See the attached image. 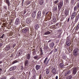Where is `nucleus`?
Returning <instances> with one entry per match:
<instances>
[{
    "label": "nucleus",
    "mask_w": 79,
    "mask_h": 79,
    "mask_svg": "<svg viewBox=\"0 0 79 79\" xmlns=\"http://www.w3.org/2000/svg\"><path fill=\"white\" fill-rule=\"evenodd\" d=\"M58 2H59V1L57 0L55 1L54 2V3L55 4H56V3H58Z\"/></svg>",
    "instance_id": "32"
},
{
    "label": "nucleus",
    "mask_w": 79,
    "mask_h": 79,
    "mask_svg": "<svg viewBox=\"0 0 79 79\" xmlns=\"http://www.w3.org/2000/svg\"><path fill=\"white\" fill-rule=\"evenodd\" d=\"M44 49L45 50H47V49H48V47L47 46H44Z\"/></svg>",
    "instance_id": "25"
},
{
    "label": "nucleus",
    "mask_w": 79,
    "mask_h": 79,
    "mask_svg": "<svg viewBox=\"0 0 79 79\" xmlns=\"http://www.w3.org/2000/svg\"><path fill=\"white\" fill-rule=\"evenodd\" d=\"M39 27V25H38V24H36L35 26V28L36 31H37V30L38 29Z\"/></svg>",
    "instance_id": "18"
},
{
    "label": "nucleus",
    "mask_w": 79,
    "mask_h": 79,
    "mask_svg": "<svg viewBox=\"0 0 79 79\" xmlns=\"http://www.w3.org/2000/svg\"><path fill=\"white\" fill-rule=\"evenodd\" d=\"M77 27H79V23L78 24H77Z\"/></svg>",
    "instance_id": "56"
},
{
    "label": "nucleus",
    "mask_w": 79,
    "mask_h": 79,
    "mask_svg": "<svg viewBox=\"0 0 79 79\" xmlns=\"http://www.w3.org/2000/svg\"><path fill=\"white\" fill-rule=\"evenodd\" d=\"M42 79V76H41V75H40L39 76V79Z\"/></svg>",
    "instance_id": "45"
},
{
    "label": "nucleus",
    "mask_w": 79,
    "mask_h": 79,
    "mask_svg": "<svg viewBox=\"0 0 79 79\" xmlns=\"http://www.w3.org/2000/svg\"><path fill=\"white\" fill-rule=\"evenodd\" d=\"M35 69H36V70H38V69H40V65H37L35 66Z\"/></svg>",
    "instance_id": "15"
},
{
    "label": "nucleus",
    "mask_w": 79,
    "mask_h": 79,
    "mask_svg": "<svg viewBox=\"0 0 79 79\" xmlns=\"http://www.w3.org/2000/svg\"><path fill=\"white\" fill-rule=\"evenodd\" d=\"M10 79H15V78L14 77H11Z\"/></svg>",
    "instance_id": "54"
},
{
    "label": "nucleus",
    "mask_w": 79,
    "mask_h": 79,
    "mask_svg": "<svg viewBox=\"0 0 79 79\" xmlns=\"http://www.w3.org/2000/svg\"><path fill=\"white\" fill-rule=\"evenodd\" d=\"M26 13V10H24V11L23 15H24Z\"/></svg>",
    "instance_id": "50"
},
{
    "label": "nucleus",
    "mask_w": 79,
    "mask_h": 79,
    "mask_svg": "<svg viewBox=\"0 0 79 79\" xmlns=\"http://www.w3.org/2000/svg\"><path fill=\"white\" fill-rule=\"evenodd\" d=\"M36 15V12L34 11L32 14V16L33 18H35Z\"/></svg>",
    "instance_id": "16"
},
{
    "label": "nucleus",
    "mask_w": 79,
    "mask_h": 79,
    "mask_svg": "<svg viewBox=\"0 0 79 79\" xmlns=\"http://www.w3.org/2000/svg\"><path fill=\"white\" fill-rule=\"evenodd\" d=\"M51 45L52 47H54V45H55V44L54 43L52 42L51 44Z\"/></svg>",
    "instance_id": "34"
},
{
    "label": "nucleus",
    "mask_w": 79,
    "mask_h": 79,
    "mask_svg": "<svg viewBox=\"0 0 79 79\" xmlns=\"http://www.w3.org/2000/svg\"><path fill=\"white\" fill-rule=\"evenodd\" d=\"M50 33H51L49 31H48L47 32H45L44 33V35H48L50 34Z\"/></svg>",
    "instance_id": "24"
},
{
    "label": "nucleus",
    "mask_w": 79,
    "mask_h": 79,
    "mask_svg": "<svg viewBox=\"0 0 79 79\" xmlns=\"http://www.w3.org/2000/svg\"><path fill=\"white\" fill-rule=\"evenodd\" d=\"M52 42V40H50L48 41V42Z\"/></svg>",
    "instance_id": "58"
},
{
    "label": "nucleus",
    "mask_w": 79,
    "mask_h": 79,
    "mask_svg": "<svg viewBox=\"0 0 79 79\" xmlns=\"http://www.w3.org/2000/svg\"><path fill=\"white\" fill-rule=\"evenodd\" d=\"M16 68V67L15 66H14L13 67H11L10 69V71H13V70H15V69Z\"/></svg>",
    "instance_id": "9"
},
{
    "label": "nucleus",
    "mask_w": 79,
    "mask_h": 79,
    "mask_svg": "<svg viewBox=\"0 0 79 79\" xmlns=\"http://www.w3.org/2000/svg\"><path fill=\"white\" fill-rule=\"evenodd\" d=\"M32 62H34V60H32Z\"/></svg>",
    "instance_id": "63"
},
{
    "label": "nucleus",
    "mask_w": 79,
    "mask_h": 79,
    "mask_svg": "<svg viewBox=\"0 0 79 79\" xmlns=\"http://www.w3.org/2000/svg\"><path fill=\"white\" fill-rule=\"evenodd\" d=\"M71 73V71L70 70H69L66 72V73H64V75L65 76H68V75H69Z\"/></svg>",
    "instance_id": "7"
},
{
    "label": "nucleus",
    "mask_w": 79,
    "mask_h": 79,
    "mask_svg": "<svg viewBox=\"0 0 79 79\" xmlns=\"http://www.w3.org/2000/svg\"><path fill=\"white\" fill-rule=\"evenodd\" d=\"M43 55V52H40V56H42V55Z\"/></svg>",
    "instance_id": "47"
},
{
    "label": "nucleus",
    "mask_w": 79,
    "mask_h": 79,
    "mask_svg": "<svg viewBox=\"0 0 79 79\" xmlns=\"http://www.w3.org/2000/svg\"><path fill=\"white\" fill-rule=\"evenodd\" d=\"M69 13V12L68 10H65V14L66 16H68V14Z\"/></svg>",
    "instance_id": "21"
},
{
    "label": "nucleus",
    "mask_w": 79,
    "mask_h": 79,
    "mask_svg": "<svg viewBox=\"0 0 79 79\" xmlns=\"http://www.w3.org/2000/svg\"><path fill=\"white\" fill-rule=\"evenodd\" d=\"M76 12H73L71 15V19L73 20L74 18H75V16H76Z\"/></svg>",
    "instance_id": "5"
},
{
    "label": "nucleus",
    "mask_w": 79,
    "mask_h": 79,
    "mask_svg": "<svg viewBox=\"0 0 79 79\" xmlns=\"http://www.w3.org/2000/svg\"><path fill=\"white\" fill-rule=\"evenodd\" d=\"M76 73H77V67H74L73 69V75H75L76 74Z\"/></svg>",
    "instance_id": "6"
},
{
    "label": "nucleus",
    "mask_w": 79,
    "mask_h": 79,
    "mask_svg": "<svg viewBox=\"0 0 79 79\" xmlns=\"http://www.w3.org/2000/svg\"><path fill=\"white\" fill-rule=\"evenodd\" d=\"M50 61V59H49L47 61L46 64H47L48 63V62H49V61Z\"/></svg>",
    "instance_id": "39"
},
{
    "label": "nucleus",
    "mask_w": 79,
    "mask_h": 79,
    "mask_svg": "<svg viewBox=\"0 0 79 79\" xmlns=\"http://www.w3.org/2000/svg\"><path fill=\"white\" fill-rule=\"evenodd\" d=\"M77 8L78 9H79V2L77 3Z\"/></svg>",
    "instance_id": "35"
},
{
    "label": "nucleus",
    "mask_w": 79,
    "mask_h": 79,
    "mask_svg": "<svg viewBox=\"0 0 79 79\" xmlns=\"http://www.w3.org/2000/svg\"><path fill=\"white\" fill-rule=\"evenodd\" d=\"M52 73L53 74H56V69L55 68H54L53 69H52Z\"/></svg>",
    "instance_id": "8"
},
{
    "label": "nucleus",
    "mask_w": 79,
    "mask_h": 79,
    "mask_svg": "<svg viewBox=\"0 0 79 79\" xmlns=\"http://www.w3.org/2000/svg\"><path fill=\"white\" fill-rule=\"evenodd\" d=\"M58 51V49H57L56 48H55L54 50V52H57Z\"/></svg>",
    "instance_id": "40"
},
{
    "label": "nucleus",
    "mask_w": 79,
    "mask_h": 79,
    "mask_svg": "<svg viewBox=\"0 0 79 79\" xmlns=\"http://www.w3.org/2000/svg\"><path fill=\"white\" fill-rule=\"evenodd\" d=\"M68 51H69L70 50L69 49H68Z\"/></svg>",
    "instance_id": "64"
},
{
    "label": "nucleus",
    "mask_w": 79,
    "mask_h": 79,
    "mask_svg": "<svg viewBox=\"0 0 79 79\" xmlns=\"http://www.w3.org/2000/svg\"><path fill=\"white\" fill-rule=\"evenodd\" d=\"M67 40L66 41V44L67 46H70V45L71 44V43L70 41V39L69 37H67Z\"/></svg>",
    "instance_id": "2"
},
{
    "label": "nucleus",
    "mask_w": 79,
    "mask_h": 79,
    "mask_svg": "<svg viewBox=\"0 0 79 79\" xmlns=\"http://www.w3.org/2000/svg\"><path fill=\"white\" fill-rule=\"evenodd\" d=\"M19 19H17L16 21H15V23L16 24V25H18V24H19Z\"/></svg>",
    "instance_id": "17"
},
{
    "label": "nucleus",
    "mask_w": 79,
    "mask_h": 79,
    "mask_svg": "<svg viewBox=\"0 0 79 79\" xmlns=\"http://www.w3.org/2000/svg\"><path fill=\"white\" fill-rule=\"evenodd\" d=\"M74 3V0H71V3L72 5H73Z\"/></svg>",
    "instance_id": "27"
},
{
    "label": "nucleus",
    "mask_w": 79,
    "mask_h": 79,
    "mask_svg": "<svg viewBox=\"0 0 79 79\" xmlns=\"http://www.w3.org/2000/svg\"><path fill=\"white\" fill-rule=\"evenodd\" d=\"M44 3V1H41L40 2V5H43Z\"/></svg>",
    "instance_id": "30"
},
{
    "label": "nucleus",
    "mask_w": 79,
    "mask_h": 79,
    "mask_svg": "<svg viewBox=\"0 0 79 79\" xmlns=\"http://www.w3.org/2000/svg\"><path fill=\"white\" fill-rule=\"evenodd\" d=\"M23 53V51L22 50H19V54H17L16 55L17 56H20L21 54H22Z\"/></svg>",
    "instance_id": "10"
},
{
    "label": "nucleus",
    "mask_w": 79,
    "mask_h": 79,
    "mask_svg": "<svg viewBox=\"0 0 79 79\" xmlns=\"http://www.w3.org/2000/svg\"><path fill=\"white\" fill-rule=\"evenodd\" d=\"M23 69H24V68L23 67V66H22L20 69L21 70H23Z\"/></svg>",
    "instance_id": "42"
},
{
    "label": "nucleus",
    "mask_w": 79,
    "mask_h": 79,
    "mask_svg": "<svg viewBox=\"0 0 79 79\" xmlns=\"http://www.w3.org/2000/svg\"><path fill=\"white\" fill-rule=\"evenodd\" d=\"M48 12L47 13H46V15H47V14H48Z\"/></svg>",
    "instance_id": "59"
},
{
    "label": "nucleus",
    "mask_w": 79,
    "mask_h": 79,
    "mask_svg": "<svg viewBox=\"0 0 79 79\" xmlns=\"http://www.w3.org/2000/svg\"><path fill=\"white\" fill-rule=\"evenodd\" d=\"M18 63V61L16 60H15L12 62V64H15V63Z\"/></svg>",
    "instance_id": "31"
},
{
    "label": "nucleus",
    "mask_w": 79,
    "mask_h": 79,
    "mask_svg": "<svg viewBox=\"0 0 79 79\" xmlns=\"http://www.w3.org/2000/svg\"><path fill=\"white\" fill-rule=\"evenodd\" d=\"M30 63V61L28 60L27 59H26V60L25 61L24 65L25 66H27L29 65V64Z\"/></svg>",
    "instance_id": "4"
},
{
    "label": "nucleus",
    "mask_w": 79,
    "mask_h": 79,
    "mask_svg": "<svg viewBox=\"0 0 79 79\" xmlns=\"http://www.w3.org/2000/svg\"><path fill=\"white\" fill-rule=\"evenodd\" d=\"M59 66L61 68H63L64 66V65L63 63H60L59 64Z\"/></svg>",
    "instance_id": "14"
},
{
    "label": "nucleus",
    "mask_w": 79,
    "mask_h": 79,
    "mask_svg": "<svg viewBox=\"0 0 79 79\" xmlns=\"http://www.w3.org/2000/svg\"><path fill=\"white\" fill-rule=\"evenodd\" d=\"M2 72V69H0V75L1 74V73Z\"/></svg>",
    "instance_id": "41"
},
{
    "label": "nucleus",
    "mask_w": 79,
    "mask_h": 79,
    "mask_svg": "<svg viewBox=\"0 0 79 79\" xmlns=\"http://www.w3.org/2000/svg\"><path fill=\"white\" fill-rule=\"evenodd\" d=\"M4 9H5V10H7V7H6V6H5L4 7Z\"/></svg>",
    "instance_id": "46"
},
{
    "label": "nucleus",
    "mask_w": 79,
    "mask_h": 79,
    "mask_svg": "<svg viewBox=\"0 0 79 79\" xmlns=\"http://www.w3.org/2000/svg\"><path fill=\"white\" fill-rule=\"evenodd\" d=\"M66 3H68L69 2V0H65Z\"/></svg>",
    "instance_id": "49"
},
{
    "label": "nucleus",
    "mask_w": 79,
    "mask_h": 79,
    "mask_svg": "<svg viewBox=\"0 0 79 79\" xmlns=\"http://www.w3.org/2000/svg\"><path fill=\"white\" fill-rule=\"evenodd\" d=\"M77 6H75L74 8V12H76V11H77Z\"/></svg>",
    "instance_id": "26"
},
{
    "label": "nucleus",
    "mask_w": 79,
    "mask_h": 79,
    "mask_svg": "<svg viewBox=\"0 0 79 79\" xmlns=\"http://www.w3.org/2000/svg\"><path fill=\"white\" fill-rule=\"evenodd\" d=\"M58 31H60H60H61V30L60 29V30H59Z\"/></svg>",
    "instance_id": "60"
},
{
    "label": "nucleus",
    "mask_w": 79,
    "mask_h": 79,
    "mask_svg": "<svg viewBox=\"0 0 79 79\" xmlns=\"http://www.w3.org/2000/svg\"><path fill=\"white\" fill-rule=\"evenodd\" d=\"M33 58H34L35 60H37V58H38V56L36 55V56H34L33 57Z\"/></svg>",
    "instance_id": "28"
},
{
    "label": "nucleus",
    "mask_w": 79,
    "mask_h": 79,
    "mask_svg": "<svg viewBox=\"0 0 79 79\" xmlns=\"http://www.w3.org/2000/svg\"><path fill=\"white\" fill-rule=\"evenodd\" d=\"M78 50L79 49L77 48H76L74 49L73 52V54L74 56H77L78 55V53H77V52Z\"/></svg>",
    "instance_id": "1"
},
{
    "label": "nucleus",
    "mask_w": 79,
    "mask_h": 79,
    "mask_svg": "<svg viewBox=\"0 0 79 79\" xmlns=\"http://www.w3.org/2000/svg\"><path fill=\"white\" fill-rule=\"evenodd\" d=\"M58 77L57 76H56V77L55 79H58Z\"/></svg>",
    "instance_id": "51"
},
{
    "label": "nucleus",
    "mask_w": 79,
    "mask_h": 79,
    "mask_svg": "<svg viewBox=\"0 0 79 79\" xmlns=\"http://www.w3.org/2000/svg\"><path fill=\"white\" fill-rule=\"evenodd\" d=\"M3 46V44L2 43H0V47H2Z\"/></svg>",
    "instance_id": "44"
},
{
    "label": "nucleus",
    "mask_w": 79,
    "mask_h": 79,
    "mask_svg": "<svg viewBox=\"0 0 79 79\" xmlns=\"http://www.w3.org/2000/svg\"><path fill=\"white\" fill-rule=\"evenodd\" d=\"M58 24H59V23H57L56 24V26H58Z\"/></svg>",
    "instance_id": "53"
},
{
    "label": "nucleus",
    "mask_w": 79,
    "mask_h": 79,
    "mask_svg": "<svg viewBox=\"0 0 79 79\" xmlns=\"http://www.w3.org/2000/svg\"><path fill=\"white\" fill-rule=\"evenodd\" d=\"M43 53V51H42V50L41 49V50H40V53Z\"/></svg>",
    "instance_id": "55"
},
{
    "label": "nucleus",
    "mask_w": 79,
    "mask_h": 79,
    "mask_svg": "<svg viewBox=\"0 0 79 79\" xmlns=\"http://www.w3.org/2000/svg\"><path fill=\"white\" fill-rule=\"evenodd\" d=\"M30 3H31V2L29 1L27 2V5H29V4H30Z\"/></svg>",
    "instance_id": "43"
},
{
    "label": "nucleus",
    "mask_w": 79,
    "mask_h": 79,
    "mask_svg": "<svg viewBox=\"0 0 79 79\" xmlns=\"http://www.w3.org/2000/svg\"><path fill=\"white\" fill-rule=\"evenodd\" d=\"M2 62L1 61H0V64H1L2 63Z\"/></svg>",
    "instance_id": "62"
},
{
    "label": "nucleus",
    "mask_w": 79,
    "mask_h": 79,
    "mask_svg": "<svg viewBox=\"0 0 79 79\" xmlns=\"http://www.w3.org/2000/svg\"><path fill=\"white\" fill-rule=\"evenodd\" d=\"M73 78V77L72 76V75H70L66 77L67 79H71Z\"/></svg>",
    "instance_id": "19"
},
{
    "label": "nucleus",
    "mask_w": 79,
    "mask_h": 79,
    "mask_svg": "<svg viewBox=\"0 0 79 79\" xmlns=\"http://www.w3.org/2000/svg\"><path fill=\"white\" fill-rule=\"evenodd\" d=\"M63 59H64V60H65V59H66V57L65 56H63Z\"/></svg>",
    "instance_id": "38"
},
{
    "label": "nucleus",
    "mask_w": 79,
    "mask_h": 79,
    "mask_svg": "<svg viewBox=\"0 0 79 79\" xmlns=\"http://www.w3.org/2000/svg\"><path fill=\"white\" fill-rule=\"evenodd\" d=\"M50 72V69H48L46 70V73L47 74H48Z\"/></svg>",
    "instance_id": "22"
},
{
    "label": "nucleus",
    "mask_w": 79,
    "mask_h": 79,
    "mask_svg": "<svg viewBox=\"0 0 79 79\" xmlns=\"http://www.w3.org/2000/svg\"><path fill=\"white\" fill-rule=\"evenodd\" d=\"M28 30V29H27V28H24L23 30H22V32L23 33H26L27 32V31Z\"/></svg>",
    "instance_id": "12"
},
{
    "label": "nucleus",
    "mask_w": 79,
    "mask_h": 79,
    "mask_svg": "<svg viewBox=\"0 0 79 79\" xmlns=\"http://www.w3.org/2000/svg\"><path fill=\"white\" fill-rule=\"evenodd\" d=\"M30 54H27L26 55L27 59L29 60L30 59H31V56H30Z\"/></svg>",
    "instance_id": "13"
},
{
    "label": "nucleus",
    "mask_w": 79,
    "mask_h": 79,
    "mask_svg": "<svg viewBox=\"0 0 79 79\" xmlns=\"http://www.w3.org/2000/svg\"><path fill=\"white\" fill-rule=\"evenodd\" d=\"M79 27H76V28L75 29V31H78L79 30Z\"/></svg>",
    "instance_id": "36"
},
{
    "label": "nucleus",
    "mask_w": 79,
    "mask_h": 79,
    "mask_svg": "<svg viewBox=\"0 0 79 79\" xmlns=\"http://www.w3.org/2000/svg\"><path fill=\"white\" fill-rule=\"evenodd\" d=\"M6 2L8 4V6H10V2L9 0H6Z\"/></svg>",
    "instance_id": "20"
},
{
    "label": "nucleus",
    "mask_w": 79,
    "mask_h": 79,
    "mask_svg": "<svg viewBox=\"0 0 79 79\" xmlns=\"http://www.w3.org/2000/svg\"><path fill=\"white\" fill-rule=\"evenodd\" d=\"M10 46L8 45V46H7L5 48V50H6V51H8L9 50H10Z\"/></svg>",
    "instance_id": "11"
},
{
    "label": "nucleus",
    "mask_w": 79,
    "mask_h": 79,
    "mask_svg": "<svg viewBox=\"0 0 79 79\" xmlns=\"http://www.w3.org/2000/svg\"><path fill=\"white\" fill-rule=\"evenodd\" d=\"M47 57H46L45 60H44V64H46V62H47Z\"/></svg>",
    "instance_id": "29"
},
{
    "label": "nucleus",
    "mask_w": 79,
    "mask_h": 79,
    "mask_svg": "<svg viewBox=\"0 0 79 79\" xmlns=\"http://www.w3.org/2000/svg\"><path fill=\"white\" fill-rule=\"evenodd\" d=\"M58 5V8L59 10H60L61 8H62V6H63V1H60V2L57 4Z\"/></svg>",
    "instance_id": "3"
},
{
    "label": "nucleus",
    "mask_w": 79,
    "mask_h": 79,
    "mask_svg": "<svg viewBox=\"0 0 79 79\" xmlns=\"http://www.w3.org/2000/svg\"><path fill=\"white\" fill-rule=\"evenodd\" d=\"M4 36H5V35H4V34H3L0 37V38H1V39H3V37H4Z\"/></svg>",
    "instance_id": "37"
},
{
    "label": "nucleus",
    "mask_w": 79,
    "mask_h": 79,
    "mask_svg": "<svg viewBox=\"0 0 79 79\" xmlns=\"http://www.w3.org/2000/svg\"><path fill=\"white\" fill-rule=\"evenodd\" d=\"M58 10V9L57 8V6H55V7L53 8V11H56V10Z\"/></svg>",
    "instance_id": "23"
},
{
    "label": "nucleus",
    "mask_w": 79,
    "mask_h": 79,
    "mask_svg": "<svg viewBox=\"0 0 79 79\" xmlns=\"http://www.w3.org/2000/svg\"><path fill=\"white\" fill-rule=\"evenodd\" d=\"M53 51H51V52H50L49 54H52V53H53Z\"/></svg>",
    "instance_id": "48"
},
{
    "label": "nucleus",
    "mask_w": 79,
    "mask_h": 79,
    "mask_svg": "<svg viewBox=\"0 0 79 79\" xmlns=\"http://www.w3.org/2000/svg\"><path fill=\"white\" fill-rule=\"evenodd\" d=\"M55 27V26L54 25V26H53V28H54Z\"/></svg>",
    "instance_id": "57"
},
{
    "label": "nucleus",
    "mask_w": 79,
    "mask_h": 79,
    "mask_svg": "<svg viewBox=\"0 0 79 79\" xmlns=\"http://www.w3.org/2000/svg\"><path fill=\"white\" fill-rule=\"evenodd\" d=\"M78 18H76L75 19V23H76L77 21H78Z\"/></svg>",
    "instance_id": "33"
},
{
    "label": "nucleus",
    "mask_w": 79,
    "mask_h": 79,
    "mask_svg": "<svg viewBox=\"0 0 79 79\" xmlns=\"http://www.w3.org/2000/svg\"><path fill=\"white\" fill-rule=\"evenodd\" d=\"M70 19V18H69L68 19V21L67 22H69V19Z\"/></svg>",
    "instance_id": "52"
},
{
    "label": "nucleus",
    "mask_w": 79,
    "mask_h": 79,
    "mask_svg": "<svg viewBox=\"0 0 79 79\" xmlns=\"http://www.w3.org/2000/svg\"><path fill=\"white\" fill-rule=\"evenodd\" d=\"M40 11L38 12V15H39V13H40Z\"/></svg>",
    "instance_id": "61"
}]
</instances>
